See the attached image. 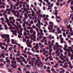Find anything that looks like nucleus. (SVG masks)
Listing matches in <instances>:
<instances>
[{"label": "nucleus", "mask_w": 73, "mask_h": 73, "mask_svg": "<svg viewBox=\"0 0 73 73\" xmlns=\"http://www.w3.org/2000/svg\"><path fill=\"white\" fill-rule=\"evenodd\" d=\"M36 32L35 31H34L33 32V35L31 34L30 35L29 37L31 38V40H33V41H36Z\"/></svg>", "instance_id": "1"}, {"label": "nucleus", "mask_w": 73, "mask_h": 73, "mask_svg": "<svg viewBox=\"0 0 73 73\" xmlns=\"http://www.w3.org/2000/svg\"><path fill=\"white\" fill-rule=\"evenodd\" d=\"M1 37H2V38H4L5 37H6V38H8V40L7 41V44H9V42H10V38H9V35H1Z\"/></svg>", "instance_id": "2"}, {"label": "nucleus", "mask_w": 73, "mask_h": 73, "mask_svg": "<svg viewBox=\"0 0 73 73\" xmlns=\"http://www.w3.org/2000/svg\"><path fill=\"white\" fill-rule=\"evenodd\" d=\"M54 50H57L55 51V54H57L58 56H60V54L59 53V51H58V50H61V48L60 47L59 48V47L57 46L54 47Z\"/></svg>", "instance_id": "3"}, {"label": "nucleus", "mask_w": 73, "mask_h": 73, "mask_svg": "<svg viewBox=\"0 0 73 73\" xmlns=\"http://www.w3.org/2000/svg\"><path fill=\"white\" fill-rule=\"evenodd\" d=\"M23 29L21 28L19 31H18V33L19 34V35H18V37L19 38H21V36L22 35V33H21L22 32V31H23Z\"/></svg>", "instance_id": "4"}, {"label": "nucleus", "mask_w": 73, "mask_h": 73, "mask_svg": "<svg viewBox=\"0 0 73 73\" xmlns=\"http://www.w3.org/2000/svg\"><path fill=\"white\" fill-rule=\"evenodd\" d=\"M63 58H65L67 62H69V57L66 56H63Z\"/></svg>", "instance_id": "5"}, {"label": "nucleus", "mask_w": 73, "mask_h": 73, "mask_svg": "<svg viewBox=\"0 0 73 73\" xmlns=\"http://www.w3.org/2000/svg\"><path fill=\"white\" fill-rule=\"evenodd\" d=\"M26 44L27 45L28 47H30L31 48H32V46L31 45V43L30 42H26Z\"/></svg>", "instance_id": "6"}, {"label": "nucleus", "mask_w": 73, "mask_h": 73, "mask_svg": "<svg viewBox=\"0 0 73 73\" xmlns=\"http://www.w3.org/2000/svg\"><path fill=\"white\" fill-rule=\"evenodd\" d=\"M38 43H37L36 44V46H34L33 48L35 49V50H38Z\"/></svg>", "instance_id": "7"}, {"label": "nucleus", "mask_w": 73, "mask_h": 73, "mask_svg": "<svg viewBox=\"0 0 73 73\" xmlns=\"http://www.w3.org/2000/svg\"><path fill=\"white\" fill-rule=\"evenodd\" d=\"M60 28H57L56 33H58V34H60V33H61V31L60 30Z\"/></svg>", "instance_id": "8"}, {"label": "nucleus", "mask_w": 73, "mask_h": 73, "mask_svg": "<svg viewBox=\"0 0 73 73\" xmlns=\"http://www.w3.org/2000/svg\"><path fill=\"white\" fill-rule=\"evenodd\" d=\"M5 22L7 23L8 26H11V24L9 23V20L8 19L6 20Z\"/></svg>", "instance_id": "9"}, {"label": "nucleus", "mask_w": 73, "mask_h": 73, "mask_svg": "<svg viewBox=\"0 0 73 73\" xmlns=\"http://www.w3.org/2000/svg\"><path fill=\"white\" fill-rule=\"evenodd\" d=\"M23 2H22L21 1L19 2V7H20V8H21V7H22V5H23Z\"/></svg>", "instance_id": "10"}, {"label": "nucleus", "mask_w": 73, "mask_h": 73, "mask_svg": "<svg viewBox=\"0 0 73 73\" xmlns=\"http://www.w3.org/2000/svg\"><path fill=\"white\" fill-rule=\"evenodd\" d=\"M40 36H39V38L40 39H41V38L44 35V33H40Z\"/></svg>", "instance_id": "11"}, {"label": "nucleus", "mask_w": 73, "mask_h": 73, "mask_svg": "<svg viewBox=\"0 0 73 73\" xmlns=\"http://www.w3.org/2000/svg\"><path fill=\"white\" fill-rule=\"evenodd\" d=\"M12 26H11H11H10V27L9 28V29L10 30H11V32H14V31L13 30H12Z\"/></svg>", "instance_id": "12"}, {"label": "nucleus", "mask_w": 73, "mask_h": 73, "mask_svg": "<svg viewBox=\"0 0 73 73\" xmlns=\"http://www.w3.org/2000/svg\"><path fill=\"white\" fill-rule=\"evenodd\" d=\"M15 59H14L13 60L11 61V63H12V64H16V61H15Z\"/></svg>", "instance_id": "13"}, {"label": "nucleus", "mask_w": 73, "mask_h": 73, "mask_svg": "<svg viewBox=\"0 0 73 73\" xmlns=\"http://www.w3.org/2000/svg\"><path fill=\"white\" fill-rule=\"evenodd\" d=\"M31 12L32 13V16H35V11H34L33 10H31Z\"/></svg>", "instance_id": "14"}, {"label": "nucleus", "mask_w": 73, "mask_h": 73, "mask_svg": "<svg viewBox=\"0 0 73 73\" xmlns=\"http://www.w3.org/2000/svg\"><path fill=\"white\" fill-rule=\"evenodd\" d=\"M17 31H16L15 30L13 32V35H15V36H17V34H16V33H17Z\"/></svg>", "instance_id": "15"}, {"label": "nucleus", "mask_w": 73, "mask_h": 73, "mask_svg": "<svg viewBox=\"0 0 73 73\" xmlns=\"http://www.w3.org/2000/svg\"><path fill=\"white\" fill-rule=\"evenodd\" d=\"M58 44L57 42H56L55 43V45H57V46H58V47H59V48H62V46L58 45Z\"/></svg>", "instance_id": "16"}, {"label": "nucleus", "mask_w": 73, "mask_h": 73, "mask_svg": "<svg viewBox=\"0 0 73 73\" xmlns=\"http://www.w3.org/2000/svg\"><path fill=\"white\" fill-rule=\"evenodd\" d=\"M60 70L61 71H62L63 73H65V71L64 70V68H60Z\"/></svg>", "instance_id": "17"}, {"label": "nucleus", "mask_w": 73, "mask_h": 73, "mask_svg": "<svg viewBox=\"0 0 73 73\" xmlns=\"http://www.w3.org/2000/svg\"><path fill=\"white\" fill-rule=\"evenodd\" d=\"M43 40H44V42H47V40H46V37H44L42 38Z\"/></svg>", "instance_id": "18"}, {"label": "nucleus", "mask_w": 73, "mask_h": 73, "mask_svg": "<svg viewBox=\"0 0 73 73\" xmlns=\"http://www.w3.org/2000/svg\"><path fill=\"white\" fill-rule=\"evenodd\" d=\"M16 59L18 61L17 62H21V60H20V58H18V57H17Z\"/></svg>", "instance_id": "19"}, {"label": "nucleus", "mask_w": 73, "mask_h": 73, "mask_svg": "<svg viewBox=\"0 0 73 73\" xmlns=\"http://www.w3.org/2000/svg\"><path fill=\"white\" fill-rule=\"evenodd\" d=\"M67 21L68 20H67V19H65L64 20V24L65 25H67V24H68V22Z\"/></svg>", "instance_id": "20"}, {"label": "nucleus", "mask_w": 73, "mask_h": 73, "mask_svg": "<svg viewBox=\"0 0 73 73\" xmlns=\"http://www.w3.org/2000/svg\"><path fill=\"white\" fill-rule=\"evenodd\" d=\"M55 12L54 13V15H58V13H57L58 11H57V10L55 9Z\"/></svg>", "instance_id": "21"}, {"label": "nucleus", "mask_w": 73, "mask_h": 73, "mask_svg": "<svg viewBox=\"0 0 73 73\" xmlns=\"http://www.w3.org/2000/svg\"><path fill=\"white\" fill-rule=\"evenodd\" d=\"M24 35L25 36V37L26 38H29V37H28V36H26L27 32L25 31V33Z\"/></svg>", "instance_id": "22"}, {"label": "nucleus", "mask_w": 73, "mask_h": 73, "mask_svg": "<svg viewBox=\"0 0 73 73\" xmlns=\"http://www.w3.org/2000/svg\"><path fill=\"white\" fill-rule=\"evenodd\" d=\"M11 43L13 44H14L16 43V42L15 41V40L14 39H11Z\"/></svg>", "instance_id": "23"}, {"label": "nucleus", "mask_w": 73, "mask_h": 73, "mask_svg": "<svg viewBox=\"0 0 73 73\" xmlns=\"http://www.w3.org/2000/svg\"><path fill=\"white\" fill-rule=\"evenodd\" d=\"M17 54H16V56H20L21 55V54H20V51H17Z\"/></svg>", "instance_id": "24"}, {"label": "nucleus", "mask_w": 73, "mask_h": 73, "mask_svg": "<svg viewBox=\"0 0 73 73\" xmlns=\"http://www.w3.org/2000/svg\"><path fill=\"white\" fill-rule=\"evenodd\" d=\"M64 50L65 51H66V52H70V50L68 48H65V49H64Z\"/></svg>", "instance_id": "25"}, {"label": "nucleus", "mask_w": 73, "mask_h": 73, "mask_svg": "<svg viewBox=\"0 0 73 73\" xmlns=\"http://www.w3.org/2000/svg\"><path fill=\"white\" fill-rule=\"evenodd\" d=\"M64 65L65 66H66L67 68L69 67V66L68 65V63H67V62H65V63H64Z\"/></svg>", "instance_id": "26"}, {"label": "nucleus", "mask_w": 73, "mask_h": 73, "mask_svg": "<svg viewBox=\"0 0 73 73\" xmlns=\"http://www.w3.org/2000/svg\"><path fill=\"white\" fill-rule=\"evenodd\" d=\"M64 39L63 38H61V39H60V42L62 44L64 43Z\"/></svg>", "instance_id": "27"}, {"label": "nucleus", "mask_w": 73, "mask_h": 73, "mask_svg": "<svg viewBox=\"0 0 73 73\" xmlns=\"http://www.w3.org/2000/svg\"><path fill=\"white\" fill-rule=\"evenodd\" d=\"M68 47V45L67 44H65L64 45V47H63V49H65L66 48Z\"/></svg>", "instance_id": "28"}, {"label": "nucleus", "mask_w": 73, "mask_h": 73, "mask_svg": "<svg viewBox=\"0 0 73 73\" xmlns=\"http://www.w3.org/2000/svg\"><path fill=\"white\" fill-rule=\"evenodd\" d=\"M33 31H34L33 30V29H31L30 31V33H32L33 32Z\"/></svg>", "instance_id": "29"}, {"label": "nucleus", "mask_w": 73, "mask_h": 73, "mask_svg": "<svg viewBox=\"0 0 73 73\" xmlns=\"http://www.w3.org/2000/svg\"><path fill=\"white\" fill-rule=\"evenodd\" d=\"M48 58L49 59H50V61L53 60V58H52V56H49Z\"/></svg>", "instance_id": "30"}, {"label": "nucleus", "mask_w": 73, "mask_h": 73, "mask_svg": "<svg viewBox=\"0 0 73 73\" xmlns=\"http://www.w3.org/2000/svg\"><path fill=\"white\" fill-rule=\"evenodd\" d=\"M11 66H12V67L13 68H16V66L14 65V64H12L11 65Z\"/></svg>", "instance_id": "31"}, {"label": "nucleus", "mask_w": 73, "mask_h": 73, "mask_svg": "<svg viewBox=\"0 0 73 73\" xmlns=\"http://www.w3.org/2000/svg\"><path fill=\"white\" fill-rule=\"evenodd\" d=\"M38 10L39 13H41V10L39 7L38 8Z\"/></svg>", "instance_id": "32"}, {"label": "nucleus", "mask_w": 73, "mask_h": 73, "mask_svg": "<svg viewBox=\"0 0 73 73\" xmlns=\"http://www.w3.org/2000/svg\"><path fill=\"white\" fill-rule=\"evenodd\" d=\"M5 60H6V62H9V60H8V57H6L5 58Z\"/></svg>", "instance_id": "33"}, {"label": "nucleus", "mask_w": 73, "mask_h": 73, "mask_svg": "<svg viewBox=\"0 0 73 73\" xmlns=\"http://www.w3.org/2000/svg\"><path fill=\"white\" fill-rule=\"evenodd\" d=\"M20 58H21V59H22V61H23L24 60H25V58H24L22 56H20Z\"/></svg>", "instance_id": "34"}, {"label": "nucleus", "mask_w": 73, "mask_h": 73, "mask_svg": "<svg viewBox=\"0 0 73 73\" xmlns=\"http://www.w3.org/2000/svg\"><path fill=\"white\" fill-rule=\"evenodd\" d=\"M23 62H25V64H27L28 63V62H27V61H26L25 59L23 60Z\"/></svg>", "instance_id": "35"}, {"label": "nucleus", "mask_w": 73, "mask_h": 73, "mask_svg": "<svg viewBox=\"0 0 73 73\" xmlns=\"http://www.w3.org/2000/svg\"><path fill=\"white\" fill-rule=\"evenodd\" d=\"M5 7L4 5H1L0 6V8H5Z\"/></svg>", "instance_id": "36"}, {"label": "nucleus", "mask_w": 73, "mask_h": 73, "mask_svg": "<svg viewBox=\"0 0 73 73\" xmlns=\"http://www.w3.org/2000/svg\"><path fill=\"white\" fill-rule=\"evenodd\" d=\"M37 21L38 22V24H41V21H40V19H37Z\"/></svg>", "instance_id": "37"}, {"label": "nucleus", "mask_w": 73, "mask_h": 73, "mask_svg": "<svg viewBox=\"0 0 73 73\" xmlns=\"http://www.w3.org/2000/svg\"><path fill=\"white\" fill-rule=\"evenodd\" d=\"M27 47H26L25 48V50H24V51H23V52H24V53H26V52H27Z\"/></svg>", "instance_id": "38"}, {"label": "nucleus", "mask_w": 73, "mask_h": 73, "mask_svg": "<svg viewBox=\"0 0 73 73\" xmlns=\"http://www.w3.org/2000/svg\"><path fill=\"white\" fill-rule=\"evenodd\" d=\"M68 57H70V55H71V53L70 52H68Z\"/></svg>", "instance_id": "39"}, {"label": "nucleus", "mask_w": 73, "mask_h": 73, "mask_svg": "<svg viewBox=\"0 0 73 73\" xmlns=\"http://www.w3.org/2000/svg\"><path fill=\"white\" fill-rule=\"evenodd\" d=\"M13 17H9V20H12L13 19Z\"/></svg>", "instance_id": "40"}, {"label": "nucleus", "mask_w": 73, "mask_h": 73, "mask_svg": "<svg viewBox=\"0 0 73 73\" xmlns=\"http://www.w3.org/2000/svg\"><path fill=\"white\" fill-rule=\"evenodd\" d=\"M35 29L36 30V31L37 32H39V29L38 28L36 27Z\"/></svg>", "instance_id": "41"}, {"label": "nucleus", "mask_w": 73, "mask_h": 73, "mask_svg": "<svg viewBox=\"0 0 73 73\" xmlns=\"http://www.w3.org/2000/svg\"><path fill=\"white\" fill-rule=\"evenodd\" d=\"M1 56L3 58H5V54H1Z\"/></svg>", "instance_id": "42"}, {"label": "nucleus", "mask_w": 73, "mask_h": 73, "mask_svg": "<svg viewBox=\"0 0 73 73\" xmlns=\"http://www.w3.org/2000/svg\"><path fill=\"white\" fill-rule=\"evenodd\" d=\"M69 67L70 68V69H73V65L72 64H71V65H69Z\"/></svg>", "instance_id": "43"}, {"label": "nucleus", "mask_w": 73, "mask_h": 73, "mask_svg": "<svg viewBox=\"0 0 73 73\" xmlns=\"http://www.w3.org/2000/svg\"><path fill=\"white\" fill-rule=\"evenodd\" d=\"M43 54L45 56V57H47L48 56V55L46 54L45 53H44V52H43Z\"/></svg>", "instance_id": "44"}, {"label": "nucleus", "mask_w": 73, "mask_h": 73, "mask_svg": "<svg viewBox=\"0 0 73 73\" xmlns=\"http://www.w3.org/2000/svg\"><path fill=\"white\" fill-rule=\"evenodd\" d=\"M48 60H49V59L48 58V57H46V58L45 59L44 61H46V62L48 61Z\"/></svg>", "instance_id": "45"}, {"label": "nucleus", "mask_w": 73, "mask_h": 73, "mask_svg": "<svg viewBox=\"0 0 73 73\" xmlns=\"http://www.w3.org/2000/svg\"><path fill=\"white\" fill-rule=\"evenodd\" d=\"M25 11H26V13H27V14H28V13H29V12H31V11H29V12H28L27 11V10H26V8H25Z\"/></svg>", "instance_id": "46"}, {"label": "nucleus", "mask_w": 73, "mask_h": 73, "mask_svg": "<svg viewBox=\"0 0 73 73\" xmlns=\"http://www.w3.org/2000/svg\"><path fill=\"white\" fill-rule=\"evenodd\" d=\"M36 58L34 57L31 58V61H34V60H36Z\"/></svg>", "instance_id": "47"}, {"label": "nucleus", "mask_w": 73, "mask_h": 73, "mask_svg": "<svg viewBox=\"0 0 73 73\" xmlns=\"http://www.w3.org/2000/svg\"><path fill=\"white\" fill-rule=\"evenodd\" d=\"M10 23H11V24L12 25H14V23H13V22L12 21H9Z\"/></svg>", "instance_id": "48"}, {"label": "nucleus", "mask_w": 73, "mask_h": 73, "mask_svg": "<svg viewBox=\"0 0 73 73\" xmlns=\"http://www.w3.org/2000/svg\"><path fill=\"white\" fill-rule=\"evenodd\" d=\"M48 26L50 27L51 28H52V29L53 28V25H49Z\"/></svg>", "instance_id": "49"}, {"label": "nucleus", "mask_w": 73, "mask_h": 73, "mask_svg": "<svg viewBox=\"0 0 73 73\" xmlns=\"http://www.w3.org/2000/svg\"><path fill=\"white\" fill-rule=\"evenodd\" d=\"M27 53H28V54H29V55H31V54H32V53H31L30 52H29V51H28L27 52Z\"/></svg>", "instance_id": "50"}, {"label": "nucleus", "mask_w": 73, "mask_h": 73, "mask_svg": "<svg viewBox=\"0 0 73 73\" xmlns=\"http://www.w3.org/2000/svg\"><path fill=\"white\" fill-rule=\"evenodd\" d=\"M49 24L50 25H53V23L52 21H50L49 22Z\"/></svg>", "instance_id": "51"}, {"label": "nucleus", "mask_w": 73, "mask_h": 73, "mask_svg": "<svg viewBox=\"0 0 73 73\" xmlns=\"http://www.w3.org/2000/svg\"><path fill=\"white\" fill-rule=\"evenodd\" d=\"M52 32L53 33H56V32H55V29H53Z\"/></svg>", "instance_id": "52"}, {"label": "nucleus", "mask_w": 73, "mask_h": 73, "mask_svg": "<svg viewBox=\"0 0 73 73\" xmlns=\"http://www.w3.org/2000/svg\"><path fill=\"white\" fill-rule=\"evenodd\" d=\"M39 16L42 18V17H43V15H42V14H39Z\"/></svg>", "instance_id": "53"}, {"label": "nucleus", "mask_w": 73, "mask_h": 73, "mask_svg": "<svg viewBox=\"0 0 73 73\" xmlns=\"http://www.w3.org/2000/svg\"><path fill=\"white\" fill-rule=\"evenodd\" d=\"M20 62V64L22 66H24V64H23V63L21 62H21Z\"/></svg>", "instance_id": "54"}, {"label": "nucleus", "mask_w": 73, "mask_h": 73, "mask_svg": "<svg viewBox=\"0 0 73 73\" xmlns=\"http://www.w3.org/2000/svg\"><path fill=\"white\" fill-rule=\"evenodd\" d=\"M24 15L25 16V17H26V18L27 17H28V16H27V14L26 13L24 14Z\"/></svg>", "instance_id": "55"}, {"label": "nucleus", "mask_w": 73, "mask_h": 73, "mask_svg": "<svg viewBox=\"0 0 73 73\" xmlns=\"http://www.w3.org/2000/svg\"><path fill=\"white\" fill-rule=\"evenodd\" d=\"M37 60L38 61H40V57H39L37 58Z\"/></svg>", "instance_id": "56"}, {"label": "nucleus", "mask_w": 73, "mask_h": 73, "mask_svg": "<svg viewBox=\"0 0 73 73\" xmlns=\"http://www.w3.org/2000/svg\"><path fill=\"white\" fill-rule=\"evenodd\" d=\"M31 24L33 25V24H34V22H33V21H31L30 22Z\"/></svg>", "instance_id": "57"}, {"label": "nucleus", "mask_w": 73, "mask_h": 73, "mask_svg": "<svg viewBox=\"0 0 73 73\" xmlns=\"http://www.w3.org/2000/svg\"><path fill=\"white\" fill-rule=\"evenodd\" d=\"M70 58L71 60H73V55H72L71 56H70Z\"/></svg>", "instance_id": "58"}, {"label": "nucleus", "mask_w": 73, "mask_h": 73, "mask_svg": "<svg viewBox=\"0 0 73 73\" xmlns=\"http://www.w3.org/2000/svg\"><path fill=\"white\" fill-rule=\"evenodd\" d=\"M46 71L48 72L49 73H51V71H50V70H47Z\"/></svg>", "instance_id": "59"}, {"label": "nucleus", "mask_w": 73, "mask_h": 73, "mask_svg": "<svg viewBox=\"0 0 73 73\" xmlns=\"http://www.w3.org/2000/svg\"><path fill=\"white\" fill-rule=\"evenodd\" d=\"M52 51H53L52 49H51V48H50L49 49V51L50 52H52Z\"/></svg>", "instance_id": "60"}, {"label": "nucleus", "mask_w": 73, "mask_h": 73, "mask_svg": "<svg viewBox=\"0 0 73 73\" xmlns=\"http://www.w3.org/2000/svg\"><path fill=\"white\" fill-rule=\"evenodd\" d=\"M0 47L1 48V49H4V48H5V47L4 46H3Z\"/></svg>", "instance_id": "61"}, {"label": "nucleus", "mask_w": 73, "mask_h": 73, "mask_svg": "<svg viewBox=\"0 0 73 73\" xmlns=\"http://www.w3.org/2000/svg\"><path fill=\"white\" fill-rule=\"evenodd\" d=\"M56 20H58V19H60V16H56Z\"/></svg>", "instance_id": "62"}, {"label": "nucleus", "mask_w": 73, "mask_h": 73, "mask_svg": "<svg viewBox=\"0 0 73 73\" xmlns=\"http://www.w3.org/2000/svg\"><path fill=\"white\" fill-rule=\"evenodd\" d=\"M35 73H40V71H38L37 72L36 70H35Z\"/></svg>", "instance_id": "63"}, {"label": "nucleus", "mask_w": 73, "mask_h": 73, "mask_svg": "<svg viewBox=\"0 0 73 73\" xmlns=\"http://www.w3.org/2000/svg\"><path fill=\"white\" fill-rule=\"evenodd\" d=\"M68 64L69 65H71V62L70 61H69V62H68Z\"/></svg>", "instance_id": "64"}]
</instances>
